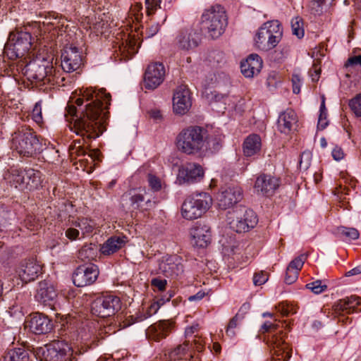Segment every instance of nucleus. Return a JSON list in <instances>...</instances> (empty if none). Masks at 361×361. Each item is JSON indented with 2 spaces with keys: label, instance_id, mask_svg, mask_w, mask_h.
<instances>
[{
  "label": "nucleus",
  "instance_id": "obj_1",
  "mask_svg": "<svg viewBox=\"0 0 361 361\" xmlns=\"http://www.w3.org/2000/svg\"><path fill=\"white\" fill-rule=\"evenodd\" d=\"M101 109L99 106H93L92 103L86 105L85 109H81L80 116L76 115L71 130L82 138L75 140L71 145V154L82 156L86 154L83 146L88 141L98 137L102 133V123L99 121Z\"/></svg>",
  "mask_w": 361,
  "mask_h": 361
},
{
  "label": "nucleus",
  "instance_id": "obj_2",
  "mask_svg": "<svg viewBox=\"0 0 361 361\" xmlns=\"http://www.w3.org/2000/svg\"><path fill=\"white\" fill-rule=\"evenodd\" d=\"M80 94L82 97L76 99L75 103L78 106V109L73 104H68L66 110L70 117L73 120V123L71 122V124L73 125L76 115L80 116L81 109L86 108V105L92 103L93 106H99L101 109L99 113V121L102 123L105 113L104 112V105L105 108L110 104L111 95L109 93L106 92L104 89L95 90L92 87H87L80 90ZM73 126H71V128Z\"/></svg>",
  "mask_w": 361,
  "mask_h": 361
},
{
  "label": "nucleus",
  "instance_id": "obj_3",
  "mask_svg": "<svg viewBox=\"0 0 361 361\" xmlns=\"http://www.w3.org/2000/svg\"><path fill=\"white\" fill-rule=\"evenodd\" d=\"M25 76L36 85L59 83V71L56 72L50 60L37 57L26 64L23 69Z\"/></svg>",
  "mask_w": 361,
  "mask_h": 361
},
{
  "label": "nucleus",
  "instance_id": "obj_4",
  "mask_svg": "<svg viewBox=\"0 0 361 361\" xmlns=\"http://www.w3.org/2000/svg\"><path fill=\"white\" fill-rule=\"evenodd\" d=\"M4 178L11 187L22 192L39 189L43 180L42 173L32 168L12 167L4 173Z\"/></svg>",
  "mask_w": 361,
  "mask_h": 361
},
{
  "label": "nucleus",
  "instance_id": "obj_5",
  "mask_svg": "<svg viewBox=\"0 0 361 361\" xmlns=\"http://www.w3.org/2000/svg\"><path fill=\"white\" fill-rule=\"evenodd\" d=\"M11 148L20 156L32 157L43 150V145L30 127L21 126L13 134Z\"/></svg>",
  "mask_w": 361,
  "mask_h": 361
},
{
  "label": "nucleus",
  "instance_id": "obj_6",
  "mask_svg": "<svg viewBox=\"0 0 361 361\" xmlns=\"http://www.w3.org/2000/svg\"><path fill=\"white\" fill-rule=\"evenodd\" d=\"M206 130L200 126H190L182 130L176 137L178 149L188 155L199 154L205 150L204 137Z\"/></svg>",
  "mask_w": 361,
  "mask_h": 361
},
{
  "label": "nucleus",
  "instance_id": "obj_7",
  "mask_svg": "<svg viewBox=\"0 0 361 361\" xmlns=\"http://www.w3.org/2000/svg\"><path fill=\"white\" fill-rule=\"evenodd\" d=\"M201 30L212 39L219 37L228 25L226 11L221 5L216 4L206 8L201 16Z\"/></svg>",
  "mask_w": 361,
  "mask_h": 361
},
{
  "label": "nucleus",
  "instance_id": "obj_8",
  "mask_svg": "<svg viewBox=\"0 0 361 361\" xmlns=\"http://www.w3.org/2000/svg\"><path fill=\"white\" fill-rule=\"evenodd\" d=\"M212 202V198L207 192L192 193L185 198L182 204V216L188 220L197 219L207 212Z\"/></svg>",
  "mask_w": 361,
  "mask_h": 361
},
{
  "label": "nucleus",
  "instance_id": "obj_9",
  "mask_svg": "<svg viewBox=\"0 0 361 361\" xmlns=\"http://www.w3.org/2000/svg\"><path fill=\"white\" fill-rule=\"evenodd\" d=\"M282 35L280 23L278 20L268 21L259 28L255 37V46L262 51H269L277 46Z\"/></svg>",
  "mask_w": 361,
  "mask_h": 361
},
{
  "label": "nucleus",
  "instance_id": "obj_10",
  "mask_svg": "<svg viewBox=\"0 0 361 361\" xmlns=\"http://www.w3.org/2000/svg\"><path fill=\"white\" fill-rule=\"evenodd\" d=\"M259 331L262 334L268 333L267 343L274 350V353L277 355L279 360L288 361L291 357L290 350L288 349V344L285 342V334L283 330L279 328L278 324L267 321L262 326Z\"/></svg>",
  "mask_w": 361,
  "mask_h": 361
},
{
  "label": "nucleus",
  "instance_id": "obj_11",
  "mask_svg": "<svg viewBox=\"0 0 361 361\" xmlns=\"http://www.w3.org/2000/svg\"><path fill=\"white\" fill-rule=\"evenodd\" d=\"M226 219L230 228L237 233L247 232L258 222L255 212L243 206L229 212Z\"/></svg>",
  "mask_w": 361,
  "mask_h": 361
},
{
  "label": "nucleus",
  "instance_id": "obj_12",
  "mask_svg": "<svg viewBox=\"0 0 361 361\" xmlns=\"http://www.w3.org/2000/svg\"><path fill=\"white\" fill-rule=\"evenodd\" d=\"M32 47V36L28 32L20 31L11 33L4 46V54L9 59L15 60L23 57Z\"/></svg>",
  "mask_w": 361,
  "mask_h": 361
},
{
  "label": "nucleus",
  "instance_id": "obj_13",
  "mask_svg": "<svg viewBox=\"0 0 361 361\" xmlns=\"http://www.w3.org/2000/svg\"><path fill=\"white\" fill-rule=\"evenodd\" d=\"M44 361H74L73 350L67 343L57 341L38 349Z\"/></svg>",
  "mask_w": 361,
  "mask_h": 361
},
{
  "label": "nucleus",
  "instance_id": "obj_14",
  "mask_svg": "<svg viewBox=\"0 0 361 361\" xmlns=\"http://www.w3.org/2000/svg\"><path fill=\"white\" fill-rule=\"evenodd\" d=\"M121 308L120 298L114 295H105L96 298L91 305L93 314L105 318L114 315Z\"/></svg>",
  "mask_w": 361,
  "mask_h": 361
},
{
  "label": "nucleus",
  "instance_id": "obj_15",
  "mask_svg": "<svg viewBox=\"0 0 361 361\" xmlns=\"http://www.w3.org/2000/svg\"><path fill=\"white\" fill-rule=\"evenodd\" d=\"M123 201L127 202L126 204H129L128 209L130 210H148L154 205L151 195L145 189L131 190L123 196Z\"/></svg>",
  "mask_w": 361,
  "mask_h": 361
},
{
  "label": "nucleus",
  "instance_id": "obj_16",
  "mask_svg": "<svg viewBox=\"0 0 361 361\" xmlns=\"http://www.w3.org/2000/svg\"><path fill=\"white\" fill-rule=\"evenodd\" d=\"M165 67L162 63L155 62L149 64L145 73L144 86L147 90H155L164 80Z\"/></svg>",
  "mask_w": 361,
  "mask_h": 361
},
{
  "label": "nucleus",
  "instance_id": "obj_17",
  "mask_svg": "<svg viewBox=\"0 0 361 361\" xmlns=\"http://www.w3.org/2000/svg\"><path fill=\"white\" fill-rule=\"evenodd\" d=\"M99 275L97 265L90 264L82 265L76 269L73 275V282L78 287H84L92 284Z\"/></svg>",
  "mask_w": 361,
  "mask_h": 361
},
{
  "label": "nucleus",
  "instance_id": "obj_18",
  "mask_svg": "<svg viewBox=\"0 0 361 361\" xmlns=\"http://www.w3.org/2000/svg\"><path fill=\"white\" fill-rule=\"evenodd\" d=\"M159 273L166 277H176L183 272L182 259L177 255H165L158 261Z\"/></svg>",
  "mask_w": 361,
  "mask_h": 361
},
{
  "label": "nucleus",
  "instance_id": "obj_19",
  "mask_svg": "<svg viewBox=\"0 0 361 361\" xmlns=\"http://www.w3.org/2000/svg\"><path fill=\"white\" fill-rule=\"evenodd\" d=\"M202 166L196 163H187L179 168L177 180L179 184L200 182L204 177Z\"/></svg>",
  "mask_w": 361,
  "mask_h": 361
},
{
  "label": "nucleus",
  "instance_id": "obj_20",
  "mask_svg": "<svg viewBox=\"0 0 361 361\" xmlns=\"http://www.w3.org/2000/svg\"><path fill=\"white\" fill-rule=\"evenodd\" d=\"M192 106L190 90L185 85L178 86L173 93V109L175 114L184 115Z\"/></svg>",
  "mask_w": 361,
  "mask_h": 361
},
{
  "label": "nucleus",
  "instance_id": "obj_21",
  "mask_svg": "<svg viewBox=\"0 0 361 361\" xmlns=\"http://www.w3.org/2000/svg\"><path fill=\"white\" fill-rule=\"evenodd\" d=\"M56 298L57 293L52 283L48 281H42L39 283L35 295V298L39 302L52 310H56Z\"/></svg>",
  "mask_w": 361,
  "mask_h": 361
},
{
  "label": "nucleus",
  "instance_id": "obj_22",
  "mask_svg": "<svg viewBox=\"0 0 361 361\" xmlns=\"http://www.w3.org/2000/svg\"><path fill=\"white\" fill-rule=\"evenodd\" d=\"M61 67L66 72L78 70L82 64V56L78 48L73 45L64 47L61 54Z\"/></svg>",
  "mask_w": 361,
  "mask_h": 361
},
{
  "label": "nucleus",
  "instance_id": "obj_23",
  "mask_svg": "<svg viewBox=\"0 0 361 361\" xmlns=\"http://www.w3.org/2000/svg\"><path fill=\"white\" fill-rule=\"evenodd\" d=\"M242 198V189L238 186H232L222 188L216 197V200L220 209H226L237 204Z\"/></svg>",
  "mask_w": 361,
  "mask_h": 361
},
{
  "label": "nucleus",
  "instance_id": "obj_24",
  "mask_svg": "<svg viewBox=\"0 0 361 361\" xmlns=\"http://www.w3.org/2000/svg\"><path fill=\"white\" fill-rule=\"evenodd\" d=\"M200 39V35L195 30L187 29L177 35L176 45L180 50L189 51L198 47Z\"/></svg>",
  "mask_w": 361,
  "mask_h": 361
},
{
  "label": "nucleus",
  "instance_id": "obj_25",
  "mask_svg": "<svg viewBox=\"0 0 361 361\" xmlns=\"http://www.w3.org/2000/svg\"><path fill=\"white\" fill-rule=\"evenodd\" d=\"M279 185V178L268 174H262L257 178L255 189L257 194L269 197L274 194Z\"/></svg>",
  "mask_w": 361,
  "mask_h": 361
},
{
  "label": "nucleus",
  "instance_id": "obj_26",
  "mask_svg": "<svg viewBox=\"0 0 361 361\" xmlns=\"http://www.w3.org/2000/svg\"><path fill=\"white\" fill-rule=\"evenodd\" d=\"M20 280L28 283L35 280L42 273V267L35 259H29L21 263L17 270Z\"/></svg>",
  "mask_w": 361,
  "mask_h": 361
},
{
  "label": "nucleus",
  "instance_id": "obj_27",
  "mask_svg": "<svg viewBox=\"0 0 361 361\" xmlns=\"http://www.w3.org/2000/svg\"><path fill=\"white\" fill-rule=\"evenodd\" d=\"M333 310L338 315L361 312V298L357 295H351L341 299L334 303Z\"/></svg>",
  "mask_w": 361,
  "mask_h": 361
},
{
  "label": "nucleus",
  "instance_id": "obj_28",
  "mask_svg": "<svg viewBox=\"0 0 361 361\" xmlns=\"http://www.w3.org/2000/svg\"><path fill=\"white\" fill-rule=\"evenodd\" d=\"M29 327L35 334H45L52 330L53 323L45 314L35 312L30 315Z\"/></svg>",
  "mask_w": 361,
  "mask_h": 361
},
{
  "label": "nucleus",
  "instance_id": "obj_29",
  "mask_svg": "<svg viewBox=\"0 0 361 361\" xmlns=\"http://www.w3.org/2000/svg\"><path fill=\"white\" fill-rule=\"evenodd\" d=\"M173 329V323L169 320H161L147 329L146 336L149 340L159 341L166 338Z\"/></svg>",
  "mask_w": 361,
  "mask_h": 361
},
{
  "label": "nucleus",
  "instance_id": "obj_30",
  "mask_svg": "<svg viewBox=\"0 0 361 361\" xmlns=\"http://www.w3.org/2000/svg\"><path fill=\"white\" fill-rule=\"evenodd\" d=\"M298 117L296 113L288 109L281 113L277 121L278 130L284 134H289L297 128Z\"/></svg>",
  "mask_w": 361,
  "mask_h": 361
},
{
  "label": "nucleus",
  "instance_id": "obj_31",
  "mask_svg": "<svg viewBox=\"0 0 361 361\" xmlns=\"http://www.w3.org/2000/svg\"><path fill=\"white\" fill-rule=\"evenodd\" d=\"M192 342H194V344L188 341L176 345L169 353V357L171 360L186 359L188 357L191 356L190 350L192 348L201 351L203 348L202 343L200 341H197L195 339H193Z\"/></svg>",
  "mask_w": 361,
  "mask_h": 361
},
{
  "label": "nucleus",
  "instance_id": "obj_32",
  "mask_svg": "<svg viewBox=\"0 0 361 361\" xmlns=\"http://www.w3.org/2000/svg\"><path fill=\"white\" fill-rule=\"evenodd\" d=\"M262 68V60L257 54H250L240 64L241 73L246 78L254 77L260 72Z\"/></svg>",
  "mask_w": 361,
  "mask_h": 361
},
{
  "label": "nucleus",
  "instance_id": "obj_33",
  "mask_svg": "<svg viewBox=\"0 0 361 361\" xmlns=\"http://www.w3.org/2000/svg\"><path fill=\"white\" fill-rule=\"evenodd\" d=\"M192 243L198 247H206L211 242V231L206 225H200L190 231Z\"/></svg>",
  "mask_w": 361,
  "mask_h": 361
},
{
  "label": "nucleus",
  "instance_id": "obj_34",
  "mask_svg": "<svg viewBox=\"0 0 361 361\" xmlns=\"http://www.w3.org/2000/svg\"><path fill=\"white\" fill-rule=\"evenodd\" d=\"M125 243V237L112 236L101 245L99 250L104 255H110L120 250Z\"/></svg>",
  "mask_w": 361,
  "mask_h": 361
},
{
  "label": "nucleus",
  "instance_id": "obj_35",
  "mask_svg": "<svg viewBox=\"0 0 361 361\" xmlns=\"http://www.w3.org/2000/svg\"><path fill=\"white\" fill-rule=\"evenodd\" d=\"M137 52L134 39H126L116 51V57L120 56V61H128Z\"/></svg>",
  "mask_w": 361,
  "mask_h": 361
},
{
  "label": "nucleus",
  "instance_id": "obj_36",
  "mask_svg": "<svg viewBox=\"0 0 361 361\" xmlns=\"http://www.w3.org/2000/svg\"><path fill=\"white\" fill-rule=\"evenodd\" d=\"M262 143L261 138L257 134L249 135L244 141L243 152L245 156L251 157L259 152Z\"/></svg>",
  "mask_w": 361,
  "mask_h": 361
},
{
  "label": "nucleus",
  "instance_id": "obj_37",
  "mask_svg": "<svg viewBox=\"0 0 361 361\" xmlns=\"http://www.w3.org/2000/svg\"><path fill=\"white\" fill-rule=\"evenodd\" d=\"M204 142L206 149L202 151L201 156L218 152L222 145V138L221 135H207L206 133L205 137H204Z\"/></svg>",
  "mask_w": 361,
  "mask_h": 361
},
{
  "label": "nucleus",
  "instance_id": "obj_38",
  "mask_svg": "<svg viewBox=\"0 0 361 361\" xmlns=\"http://www.w3.org/2000/svg\"><path fill=\"white\" fill-rule=\"evenodd\" d=\"M77 340H80L87 348H90L92 344L95 342V329L90 326L89 322L80 328Z\"/></svg>",
  "mask_w": 361,
  "mask_h": 361
},
{
  "label": "nucleus",
  "instance_id": "obj_39",
  "mask_svg": "<svg viewBox=\"0 0 361 361\" xmlns=\"http://www.w3.org/2000/svg\"><path fill=\"white\" fill-rule=\"evenodd\" d=\"M4 361H30L29 354L23 348L8 350L4 356Z\"/></svg>",
  "mask_w": 361,
  "mask_h": 361
},
{
  "label": "nucleus",
  "instance_id": "obj_40",
  "mask_svg": "<svg viewBox=\"0 0 361 361\" xmlns=\"http://www.w3.org/2000/svg\"><path fill=\"white\" fill-rule=\"evenodd\" d=\"M97 250L95 245H85L79 250L78 258L82 261H91L96 257Z\"/></svg>",
  "mask_w": 361,
  "mask_h": 361
},
{
  "label": "nucleus",
  "instance_id": "obj_41",
  "mask_svg": "<svg viewBox=\"0 0 361 361\" xmlns=\"http://www.w3.org/2000/svg\"><path fill=\"white\" fill-rule=\"evenodd\" d=\"M338 234L345 240H353L359 238L360 233L355 228L340 226L337 228Z\"/></svg>",
  "mask_w": 361,
  "mask_h": 361
},
{
  "label": "nucleus",
  "instance_id": "obj_42",
  "mask_svg": "<svg viewBox=\"0 0 361 361\" xmlns=\"http://www.w3.org/2000/svg\"><path fill=\"white\" fill-rule=\"evenodd\" d=\"M73 225L81 230L82 235L91 233L94 227V223L92 220L85 218L75 221Z\"/></svg>",
  "mask_w": 361,
  "mask_h": 361
},
{
  "label": "nucleus",
  "instance_id": "obj_43",
  "mask_svg": "<svg viewBox=\"0 0 361 361\" xmlns=\"http://www.w3.org/2000/svg\"><path fill=\"white\" fill-rule=\"evenodd\" d=\"M303 22L300 17H295L291 20V29L294 35L297 36L299 39L304 36Z\"/></svg>",
  "mask_w": 361,
  "mask_h": 361
},
{
  "label": "nucleus",
  "instance_id": "obj_44",
  "mask_svg": "<svg viewBox=\"0 0 361 361\" xmlns=\"http://www.w3.org/2000/svg\"><path fill=\"white\" fill-rule=\"evenodd\" d=\"M172 296L173 295L170 294L166 298H161L156 302H153L146 311L147 317H150L153 314H156L159 309L160 308V307L163 305L166 301H169Z\"/></svg>",
  "mask_w": 361,
  "mask_h": 361
},
{
  "label": "nucleus",
  "instance_id": "obj_45",
  "mask_svg": "<svg viewBox=\"0 0 361 361\" xmlns=\"http://www.w3.org/2000/svg\"><path fill=\"white\" fill-rule=\"evenodd\" d=\"M307 257V255L304 253L293 259L288 266V270L293 269L298 272L302 269Z\"/></svg>",
  "mask_w": 361,
  "mask_h": 361
},
{
  "label": "nucleus",
  "instance_id": "obj_46",
  "mask_svg": "<svg viewBox=\"0 0 361 361\" xmlns=\"http://www.w3.org/2000/svg\"><path fill=\"white\" fill-rule=\"evenodd\" d=\"M305 287L314 294H320L327 289V286L320 280L309 283L306 284Z\"/></svg>",
  "mask_w": 361,
  "mask_h": 361
},
{
  "label": "nucleus",
  "instance_id": "obj_47",
  "mask_svg": "<svg viewBox=\"0 0 361 361\" xmlns=\"http://www.w3.org/2000/svg\"><path fill=\"white\" fill-rule=\"evenodd\" d=\"M349 106L356 116L361 117V94L350 99Z\"/></svg>",
  "mask_w": 361,
  "mask_h": 361
},
{
  "label": "nucleus",
  "instance_id": "obj_48",
  "mask_svg": "<svg viewBox=\"0 0 361 361\" xmlns=\"http://www.w3.org/2000/svg\"><path fill=\"white\" fill-rule=\"evenodd\" d=\"M147 181H148L149 186L153 191L157 192V191H159L161 190V180L156 176H154L152 173H148Z\"/></svg>",
  "mask_w": 361,
  "mask_h": 361
},
{
  "label": "nucleus",
  "instance_id": "obj_49",
  "mask_svg": "<svg viewBox=\"0 0 361 361\" xmlns=\"http://www.w3.org/2000/svg\"><path fill=\"white\" fill-rule=\"evenodd\" d=\"M32 118L37 123H42L43 118L42 114V102L35 103L34 108L32 111Z\"/></svg>",
  "mask_w": 361,
  "mask_h": 361
},
{
  "label": "nucleus",
  "instance_id": "obj_50",
  "mask_svg": "<svg viewBox=\"0 0 361 361\" xmlns=\"http://www.w3.org/2000/svg\"><path fill=\"white\" fill-rule=\"evenodd\" d=\"M319 111H320V114H319V119H318L317 127L320 130H324L328 125L327 121H324L323 122V121H322V116H324V118H326V117L327 116L324 101H323L320 105Z\"/></svg>",
  "mask_w": 361,
  "mask_h": 361
},
{
  "label": "nucleus",
  "instance_id": "obj_51",
  "mask_svg": "<svg viewBox=\"0 0 361 361\" xmlns=\"http://www.w3.org/2000/svg\"><path fill=\"white\" fill-rule=\"evenodd\" d=\"M161 0H145L146 8L148 15L152 14L157 8H160Z\"/></svg>",
  "mask_w": 361,
  "mask_h": 361
},
{
  "label": "nucleus",
  "instance_id": "obj_52",
  "mask_svg": "<svg viewBox=\"0 0 361 361\" xmlns=\"http://www.w3.org/2000/svg\"><path fill=\"white\" fill-rule=\"evenodd\" d=\"M311 154L309 152H304L301 154L300 160L299 162L300 169L306 170L310 165Z\"/></svg>",
  "mask_w": 361,
  "mask_h": 361
},
{
  "label": "nucleus",
  "instance_id": "obj_53",
  "mask_svg": "<svg viewBox=\"0 0 361 361\" xmlns=\"http://www.w3.org/2000/svg\"><path fill=\"white\" fill-rule=\"evenodd\" d=\"M167 281L160 278H154L151 281V285L159 291H164L166 289Z\"/></svg>",
  "mask_w": 361,
  "mask_h": 361
},
{
  "label": "nucleus",
  "instance_id": "obj_54",
  "mask_svg": "<svg viewBox=\"0 0 361 361\" xmlns=\"http://www.w3.org/2000/svg\"><path fill=\"white\" fill-rule=\"evenodd\" d=\"M298 277V272L295 270H288L287 267L286 271L285 282L287 284H292L294 283Z\"/></svg>",
  "mask_w": 361,
  "mask_h": 361
},
{
  "label": "nucleus",
  "instance_id": "obj_55",
  "mask_svg": "<svg viewBox=\"0 0 361 361\" xmlns=\"http://www.w3.org/2000/svg\"><path fill=\"white\" fill-rule=\"evenodd\" d=\"M149 317H147V312H138L135 315H132L129 317L130 319H128V323L127 325H131L135 322H142Z\"/></svg>",
  "mask_w": 361,
  "mask_h": 361
},
{
  "label": "nucleus",
  "instance_id": "obj_56",
  "mask_svg": "<svg viewBox=\"0 0 361 361\" xmlns=\"http://www.w3.org/2000/svg\"><path fill=\"white\" fill-rule=\"evenodd\" d=\"M293 91L295 94L300 92V86L302 84L301 78L299 74H293L292 76Z\"/></svg>",
  "mask_w": 361,
  "mask_h": 361
},
{
  "label": "nucleus",
  "instance_id": "obj_57",
  "mask_svg": "<svg viewBox=\"0 0 361 361\" xmlns=\"http://www.w3.org/2000/svg\"><path fill=\"white\" fill-rule=\"evenodd\" d=\"M268 276L263 272L256 273L253 276V283L255 286H261L267 282Z\"/></svg>",
  "mask_w": 361,
  "mask_h": 361
},
{
  "label": "nucleus",
  "instance_id": "obj_58",
  "mask_svg": "<svg viewBox=\"0 0 361 361\" xmlns=\"http://www.w3.org/2000/svg\"><path fill=\"white\" fill-rule=\"evenodd\" d=\"M80 235L79 231L76 228H68L65 231V235L71 240L78 239Z\"/></svg>",
  "mask_w": 361,
  "mask_h": 361
},
{
  "label": "nucleus",
  "instance_id": "obj_59",
  "mask_svg": "<svg viewBox=\"0 0 361 361\" xmlns=\"http://www.w3.org/2000/svg\"><path fill=\"white\" fill-rule=\"evenodd\" d=\"M355 66H360L361 67V55L350 57L345 64L346 68Z\"/></svg>",
  "mask_w": 361,
  "mask_h": 361
},
{
  "label": "nucleus",
  "instance_id": "obj_60",
  "mask_svg": "<svg viewBox=\"0 0 361 361\" xmlns=\"http://www.w3.org/2000/svg\"><path fill=\"white\" fill-rule=\"evenodd\" d=\"M8 312L12 317H21L23 315L22 307L18 305L10 307Z\"/></svg>",
  "mask_w": 361,
  "mask_h": 361
},
{
  "label": "nucleus",
  "instance_id": "obj_61",
  "mask_svg": "<svg viewBox=\"0 0 361 361\" xmlns=\"http://www.w3.org/2000/svg\"><path fill=\"white\" fill-rule=\"evenodd\" d=\"M331 154H332L333 158L336 161H340V160L343 159L344 157V153H343V149L341 147H337V146L333 149V150L331 152Z\"/></svg>",
  "mask_w": 361,
  "mask_h": 361
},
{
  "label": "nucleus",
  "instance_id": "obj_62",
  "mask_svg": "<svg viewBox=\"0 0 361 361\" xmlns=\"http://www.w3.org/2000/svg\"><path fill=\"white\" fill-rule=\"evenodd\" d=\"M149 114L150 117L152 118L155 121L161 120L162 118L160 110L157 109L150 110Z\"/></svg>",
  "mask_w": 361,
  "mask_h": 361
},
{
  "label": "nucleus",
  "instance_id": "obj_63",
  "mask_svg": "<svg viewBox=\"0 0 361 361\" xmlns=\"http://www.w3.org/2000/svg\"><path fill=\"white\" fill-rule=\"evenodd\" d=\"M320 71V69H317V68L310 71V75L313 82H317L319 80Z\"/></svg>",
  "mask_w": 361,
  "mask_h": 361
},
{
  "label": "nucleus",
  "instance_id": "obj_64",
  "mask_svg": "<svg viewBox=\"0 0 361 361\" xmlns=\"http://www.w3.org/2000/svg\"><path fill=\"white\" fill-rule=\"evenodd\" d=\"M361 274V264L354 267L348 272H346V276H355Z\"/></svg>",
  "mask_w": 361,
  "mask_h": 361
}]
</instances>
